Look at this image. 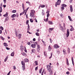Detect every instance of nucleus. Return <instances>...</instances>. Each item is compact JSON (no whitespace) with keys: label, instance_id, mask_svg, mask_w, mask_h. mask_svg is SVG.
<instances>
[{"label":"nucleus","instance_id":"f257e3e1","mask_svg":"<svg viewBox=\"0 0 75 75\" xmlns=\"http://www.w3.org/2000/svg\"><path fill=\"white\" fill-rule=\"evenodd\" d=\"M47 69L48 71L49 72H50V75H51V74H53L52 71V70H51V66L49 65H47Z\"/></svg>","mask_w":75,"mask_h":75},{"label":"nucleus","instance_id":"f03ea898","mask_svg":"<svg viewBox=\"0 0 75 75\" xmlns=\"http://www.w3.org/2000/svg\"><path fill=\"white\" fill-rule=\"evenodd\" d=\"M61 2V0H58L57 2V4H56L55 5L56 7H57V5H60Z\"/></svg>","mask_w":75,"mask_h":75},{"label":"nucleus","instance_id":"7ed1b4c3","mask_svg":"<svg viewBox=\"0 0 75 75\" xmlns=\"http://www.w3.org/2000/svg\"><path fill=\"white\" fill-rule=\"evenodd\" d=\"M41 49V47L39 45H38L37 47V51L38 52H40Z\"/></svg>","mask_w":75,"mask_h":75},{"label":"nucleus","instance_id":"20e7f679","mask_svg":"<svg viewBox=\"0 0 75 75\" xmlns=\"http://www.w3.org/2000/svg\"><path fill=\"white\" fill-rule=\"evenodd\" d=\"M67 37H68L69 35V29H67V33L66 34Z\"/></svg>","mask_w":75,"mask_h":75},{"label":"nucleus","instance_id":"39448f33","mask_svg":"<svg viewBox=\"0 0 75 75\" xmlns=\"http://www.w3.org/2000/svg\"><path fill=\"white\" fill-rule=\"evenodd\" d=\"M70 8L71 12H72L73 11V8H72V5H70Z\"/></svg>","mask_w":75,"mask_h":75},{"label":"nucleus","instance_id":"423d86ee","mask_svg":"<svg viewBox=\"0 0 75 75\" xmlns=\"http://www.w3.org/2000/svg\"><path fill=\"white\" fill-rule=\"evenodd\" d=\"M53 47L57 49L59 48V46L57 45H54Z\"/></svg>","mask_w":75,"mask_h":75},{"label":"nucleus","instance_id":"0eeeda50","mask_svg":"<svg viewBox=\"0 0 75 75\" xmlns=\"http://www.w3.org/2000/svg\"><path fill=\"white\" fill-rule=\"evenodd\" d=\"M63 52L64 55L67 54V52H66V50L65 49H64L63 50Z\"/></svg>","mask_w":75,"mask_h":75},{"label":"nucleus","instance_id":"6e6552de","mask_svg":"<svg viewBox=\"0 0 75 75\" xmlns=\"http://www.w3.org/2000/svg\"><path fill=\"white\" fill-rule=\"evenodd\" d=\"M36 46V44H32L31 45V47H32V48H35Z\"/></svg>","mask_w":75,"mask_h":75},{"label":"nucleus","instance_id":"1a4fd4ad","mask_svg":"<svg viewBox=\"0 0 75 75\" xmlns=\"http://www.w3.org/2000/svg\"><path fill=\"white\" fill-rule=\"evenodd\" d=\"M24 61L25 62H28V59L27 58L25 59H24Z\"/></svg>","mask_w":75,"mask_h":75},{"label":"nucleus","instance_id":"9d476101","mask_svg":"<svg viewBox=\"0 0 75 75\" xmlns=\"http://www.w3.org/2000/svg\"><path fill=\"white\" fill-rule=\"evenodd\" d=\"M66 62H67V65H69V62H68V58H66Z\"/></svg>","mask_w":75,"mask_h":75},{"label":"nucleus","instance_id":"9b49d317","mask_svg":"<svg viewBox=\"0 0 75 75\" xmlns=\"http://www.w3.org/2000/svg\"><path fill=\"white\" fill-rule=\"evenodd\" d=\"M48 23L49 24H51L52 25L53 24V23H52V22L51 21H48Z\"/></svg>","mask_w":75,"mask_h":75},{"label":"nucleus","instance_id":"f8f14e48","mask_svg":"<svg viewBox=\"0 0 75 75\" xmlns=\"http://www.w3.org/2000/svg\"><path fill=\"white\" fill-rule=\"evenodd\" d=\"M11 57H14V52H13L11 54Z\"/></svg>","mask_w":75,"mask_h":75},{"label":"nucleus","instance_id":"ddd939ff","mask_svg":"<svg viewBox=\"0 0 75 75\" xmlns=\"http://www.w3.org/2000/svg\"><path fill=\"white\" fill-rule=\"evenodd\" d=\"M68 17L70 21H73L72 20V19H71V16H68Z\"/></svg>","mask_w":75,"mask_h":75},{"label":"nucleus","instance_id":"4468645a","mask_svg":"<svg viewBox=\"0 0 75 75\" xmlns=\"http://www.w3.org/2000/svg\"><path fill=\"white\" fill-rule=\"evenodd\" d=\"M11 17L12 18H14V17H16V15L15 14H13L11 16Z\"/></svg>","mask_w":75,"mask_h":75},{"label":"nucleus","instance_id":"2eb2a0df","mask_svg":"<svg viewBox=\"0 0 75 75\" xmlns=\"http://www.w3.org/2000/svg\"><path fill=\"white\" fill-rule=\"evenodd\" d=\"M22 69L23 71H24L25 70V65L23 66L22 67Z\"/></svg>","mask_w":75,"mask_h":75},{"label":"nucleus","instance_id":"dca6fc26","mask_svg":"<svg viewBox=\"0 0 75 75\" xmlns=\"http://www.w3.org/2000/svg\"><path fill=\"white\" fill-rule=\"evenodd\" d=\"M34 16V14H32L31 13H30V16L31 17H33Z\"/></svg>","mask_w":75,"mask_h":75},{"label":"nucleus","instance_id":"f3484780","mask_svg":"<svg viewBox=\"0 0 75 75\" xmlns=\"http://www.w3.org/2000/svg\"><path fill=\"white\" fill-rule=\"evenodd\" d=\"M62 7H67V6L66 5L64 4H62Z\"/></svg>","mask_w":75,"mask_h":75},{"label":"nucleus","instance_id":"a211bd4d","mask_svg":"<svg viewBox=\"0 0 75 75\" xmlns=\"http://www.w3.org/2000/svg\"><path fill=\"white\" fill-rule=\"evenodd\" d=\"M4 46H5V47H7V46H8V45H7V43H4Z\"/></svg>","mask_w":75,"mask_h":75},{"label":"nucleus","instance_id":"6ab92c4d","mask_svg":"<svg viewBox=\"0 0 75 75\" xmlns=\"http://www.w3.org/2000/svg\"><path fill=\"white\" fill-rule=\"evenodd\" d=\"M30 26H29V24H28V26L27 31H30Z\"/></svg>","mask_w":75,"mask_h":75},{"label":"nucleus","instance_id":"aec40b11","mask_svg":"<svg viewBox=\"0 0 75 75\" xmlns=\"http://www.w3.org/2000/svg\"><path fill=\"white\" fill-rule=\"evenodd\" d=\"M4 17H7L8 16V13L7 12H6V13L3 15Z\"/></svg>","mask_w":75,"mask_h":75},{"label":"nucleus","instance_id":"412c9836","mask_svg":"<svg viewBox=\"0 0 75 75\" xmlns=\"http://www.w3.org/2000/svg\"><path fill=\"white\" fill-rule=\"evenodd\" d=\"M18 36L19 39H20L21 38V34H19Z\"/></svg>","mask_w":75,"mask_h":75},{"label":"nucleus","instance_id":"4be33fe9","mask_svg":"<svg viewBox=\"0 0 75 75\" xmlns=\"http://www.w3.org/2000/svg\"><path fill=\"white\" fill-rule=\"evenodd\" d=\"M71 60H72V64H73V65H74V58L73 57H71Z\"/></svg>","mask_w":75,"mask_h":75},{"label":"nucleus","instance_id":"5701e85b","mask_svg":"<svg viewBox=\"0 0 75 75\" xmlns=\"http://www.w3.org/2000/svg\"><path fill=\"white\" fill-rule=\"evenodd\" d=\"M48 50L49 51H51V47L50 46H49L48 47Z\"/></svg>","mask_w":75,"mask_h":75},{"label":"nucleus","instance_id":"b1692460","mask_svg":"<svg viewBox=\"0 0 75 75\" xmlns=\"http://www.w3.org/2000/svg\"><path fill=\"white\" fill-rule=\"evenodd\" d=\"M21 64L22 65H23V66L25 65V63H24V62H23V61H21Z\"/></svg>","mask_w":75,"mask_h":75},{"label":"nucleus","instance_id":"393cba45","mask_svg":"<svg viewBox=\"0 0 75 75\" xmlns=\"http://www.w3.org/2000/svg\"><path fill=\"white\" fill-rule=\"evenodd\" d=\"M60 30H62V31H63V30H64V28H63V27H62L61 26H60Z\"/></svg>","mask_w":75,"mask_h":75},{"label":"nucleus","instance_id":"a878e982","mask_svg":"<svg viewBox=\"0 0 75 75\" xmlns=\"http://www.w3.org/2000/svg\"><path fill=\"white\" fill-rule=\"evenodd\" d=\"M53 29H54L53 28H50L49 30V32L51 31L52 30H53Z\"/></svg>","mask_w":75,"mask_h":75},{"label":"nucleus","instance_id":"bb28decb","mask_svg":"<svg viewBox=\"0 0 75 75\" xmlns=\"http://www.w3.org/2000/svg\"><path fill=\"white\" fill-rule=\"evenodd\" d=\"M22 8L23 10H24V4L23 3L22 4Z\"/></svg>","mask_w":75,"mask_h":75},{"label":"nucleus","instance_id":"cd10ccee","mask_svg":"<svg viewBox=\"0 0 75 75\" xmlns=\"http://www.w3.org/2000/svg\"><path fill=\"white\" fill-rule=\"evenodd\" d=\"M35 13V11L34 10H32V12L30 13H32V14H34V13Z\"/></svg>","mask_w":75,"mask_h":75},{"label":"nucleus","instance_id":"c85d7f7f","mask_svg":"<svg viewBox=\"0 0 75 75\" xmlns=\"http://www.w3.org/2000/svg\"><path fill=\"white\" fill-rule=\"evenodd\" d=\"M24 49V47L23 46H21V50H23Z\"/></svg>","mask_w":75,"mask_h":75},{"label":"nucleus","instance_id":"c756f323","mask_svg":"<svg viewBox=\"0 0 75 75\" xmlns=\"http://www.w3.org/2000/svg\"><path fill=\"white\" fill-rule=\"evenodd\" d=\"M0 37H1V39L2 40H3V41H4V40H5V38H3V37L2 36H1Z\"/></svg>","mask_w":75,"mask_h":75},{"label":"nucleus","instance_id":"7c9ffc66","mask_svg":"<svg viewBox=\"0 0 75 75\" xmlns=\"http://www.w3.org/2000/svg\"><path fill=\"white\" fill-rule=\"evenodd\" d=\"M22 54L23 56H26V54H25V53L24 52H22Z\"/></svg>","mask_w":75,"mask_h":75},{"label":"nucleus","instance_id":"2f4dec72","mask_svg":"<svg viewBox=\"0 0 75 75\" xmlns=\"http://www.w3.org/2000/svg\"><path fill=\"white\" fill-rule=\"evenodd\" d=\"M61 8V9L62 11H63L64 10V9L65 8H64V7L63 6H62Z\"/></svg>","mask_w":75,"mask_h":75},{"label":"nucleus","instance_id":"473e14b6","mask_svg":"<svg viewBox=\"0 0 75 75\" xmlns=\"http://www.w3.org/2000/svg\"><path fill=\"white\" fill-rule=\"evenodd\" d=\"M5 20H6V21H7L9 20V18H8V17H6Z\"/></svg>","mask_w":75,"mask_h":75},{"label":"nucleus","instance_id":"72a5a7b5","mask_svg":"<svg viewBox=\"0 0 75 75\" xmlns=\"http://www.w3.org/2000/svg\"><path fill=\"white\" fill-rule=\"evenodd\" d=\"M39 34L37 32L35 33V35H37V36H38V37H39Z\"/></svg>","mask_w":75,"mask_h":75},{"label":"nucleus","instance_id":"f704fd0d","mask_svg":"<svg viewBox=\"0 0 75 75\" xmlns=\"http://www.w3.org/2000/svg\"><path fill=\"white\" fill-rule=\"evenodd\" d=\"M67 52L69 54L70 53V49H69V48L67 50Z\"/></svg>","mask_w":75,"mask_h":75},{"label":"nucleus","instance_id":"c9c22d12","mask_svg":"<svg viewBox=\"0 0 75 75\" xmlns=\"http://www.w3.org/2000/svg\"><path fill=\"white\" fill-rule=\"evenodd\" d=\"M24 12H25V10H24V11L20 14V16H21V15H23V14L24 13Z\"/></svg>","mask_w":75,"mask_h":75},{"label":"nucleus","instance_id":"e433bc0d","mask_svg":"<svg viewBox=\"0 0 75 75\" xmlns=\"http://www.w3.org/2000/svg\"><path fill=\"white\" fill-rule=\"evenodd\" d=\"M8 59V57H7L4 60V62H6L7 61V59Z\"/></svg>","mask_w":75,"mask_h":75},{"label":"nucleus","instance_id":"4c0bfd02","mask_svg":"<svg viewBox=\"0 0 75 75\" xmlns=\"http://www.w3.org/2000/svg\"><path fill=\"white\" fill-rule=\"evenodd\" d=\"M35 65L37 66L38 65V61H35Z\"/></svg>","mask_w":75,"mask_h":75},{"label":"nucleus","instance_id":"58836bf2","mask_svg":"<svg viewBox=\"0 0 75 75\" xmlns=\"http://www.w3.org/2000/svg\"><path fill=\"white\" fill-rule=\"evenodd\" d=\"M74 29L73 28H71L70 29V31H74Z\"/></svg>","mask_w":75,"mask_h":75},{"label":"nucleus","instance_id":"ea45409f","mask_svg":"<svg viewBox=\"0 0 75 75\" xmlns=\"http://www.w3.org/2000/svg\"><path fill=\"white\" fill-rule=\"evenodd\" d=\"M2 12V7H0V13Z\"/></svg>","mask_w":75,"mask_h":75},{"label":"nucleus","instance_id":"a19ab883","mask_svg":"<svg viewBox=\"0 0 75 75\" xmlns=\"http://www.w3.org/2000/svg\"><path fill=\"white\" fill-rule=\"evenodd\" d=\"M42 68L41 69H40L39 71V73L40 74H41V71H42Z\"/></svg>","mask_w":75,"mask_h":75},{"label":"nucleus","instance_id":"79ce46f5","mask_svg":"<svg viewBox=\"0 0 75 75\" xmlns=\"http://www.w3.org/2000/svg\"><path fill=\"white\" fill-rule=\"evenodd\" d=\"M48 17H47V18L46 20H45V19H44V21H45L46 22H47V21H48Z\"/></svg>","mask_w":75,"mask_h":75},{"label":"nucleus","instance_id":"37998d69","mask_svg":"<svg viewBox=\"0 0 75 75\" xmlns=\"http://www.w3.org/2000/svg\"><path fill=\"white\" fill-rule=\"evenodd\" d=\"M12 13H16V10H13L12 11Z\"/></svg>","mask_w":75,"mask_h":75},{"label":"nucleus","instance_id":"c03bdc74","mask_svg":"<svg viewBox=\"0 0 75 75\" xmlns=\"http://www.w3.org/2000/svg\"><path fill=\"white\" fill-rule=\"evenodd\" d=\"M30 21L31 23H33V19L32 18L30 19Z\"/></svg>","mask_w":75,"mask_h":75},{"label":"nucleus","instance_id":"a18cd8bd","mask_svg":"<svg viewBox=\"0 0 75 75\" xmlns=\"http://www.w3.org/2000/svg\"><path fill=\"white\" fill-rule=\"evenodd\" d=\"M29 21L27 20L26 22V24H27L28 25V24H28Z\"/></svg>","mask_w":75,"mask_h":75},{"label":"nucleus","instance_id":"49530a36","mask_svg":"<svg viewBox=\"0 0 75 75\" xmlns=\"http://www.w3.org/2000/svg\"><path fill=\"white\" fill-rule=\"evenodd\" d=\"M13 69H16V66H13Z\"/></svg>","mask_w":75,"mask_h":75},{"label":"nucleus","instance_id":"de8ad7c7","mask_svg":"<svg viewBox=\"0 0 75 75\" xmlns=\"http://www.w3.org/2000/svg\"><path fill=\"white\" fill-rule=\"evenodd\" d=\"M44 54L46 57H47V52H44Z\"/></svg>","mask_w":75,"mask_h":75},{"label":"nucleus","instance_id":"09e8293b","mask_svg":"<svg viewBox=\"0 0 75 75\" xmlns=\"http://www.w3.org/2000/svg\"><path fill=\"white\" fill-rule=\"evenodd\" d=\"M27 44H28V45H31V43H30V42H27Z\"/></svg>","mask_w":75,"mask_h":75},{"label":"nucleus","instance_id":"8fccbe9b","mask_svg":"<svg viewBox=\"0 0 75 75\" xmlns=\"http://www.w3.org/2000/svg\"><path fill=\"white\" fill-rule=\"evenodd\" d=\"M15 35H16V37H18V35L17 34V32L16 31L15 33Z\"/></svg>","mask_w":75,"mask_h":75},{"label":"nucleus","instance_id":"3c124183","mask_svg":"<svg viewBox=\"0 0 75 75\" xmlns=\"http://www.w3.org/2000/svg\"><path fill=\"white\" fill-rule=\"evenodd\" d=\"M45 7V5H42L41 6V7L42 8Z\"/></svg>","mask_w":75,"mask_h":75},{"label":"nucleus","instance_id":"603ef678","mask_svg":"<svg viewBox=\"0 0 75 75\" xmlns=\"http://www.w3.org/2000/svg\"><path fill=\"white\" fill-rule=\"evenodd\" d=\"M66 74H67V75H69V72L68 71L66 72Z\"/></svg>","mask_w":75,"mask_h":75},{"label":"nucleus","instance_id":"864d4df0","mask_svg":"<svg viewBox=\"0 0 75 75\" xmlns=\"http://www.w3.org/2000/svg\"><path fill=\"white\" fill-rule=\"evenodd\" d=\"M35 49H33L32 50V51L33 52H35Z\"/></svg>","mask_w":75,"mask_h":75},{"label":"nucleus","instance_id":"5fc2aeb1","mask_svg":"<svg viewBox=\"0 0 75 75\" xmlns=\"http://www.w3.org/2000/svg\"><path fill=\"white\" fill-rule=\"evenodd\" d=\"M16 17H17V18L18 17V13L16 14Z\"/></svg>","mask_w":75,"mask_h":75},{"label":"nucleus","instance_id":"6e6d98bb","mask_svg":"<svg viewBox=\"0 0 75 75\" xmlns=\"http://www.w3.org/2000/svg\"><path fill=\"white\" fill-rule=\"evenodd\" d=\"M0 29L2 30H3V28L2 27V26L0 27Z\"/></svg>","mask_w":75,"mask_h":75},{"label":"nucleus","instance_id":"4d7b16f0","mask_svg":"<svg viewBox=\"0 0 75 75\" xmlns=\"http://www.w3.org/2000/svg\"><path fill=\"white\" fill-rule=\"evenodd\" d=\"M50 16V14L49 13H48L47 14V17H48Z\"/></svg>","mask_w":75,"mask_h":75},{"label":"nucleus","instance_id":"13d9d810","mask_svg":"<svg viewBox=\"0 0 75 75\" xmlns=\"http://www.w3.org/2000/svg\"><path fill=\"white\" fill-rule=\"evenodd\" d=\"M51 56L50 57H49L50 59H51V58H52V54L51 53Z\"/></svg>","mask_w":75,"mask_h":75},{"label":"nucleus","instance_id":"bf43d9fd","mask_svg":"<svg viewBox=\"0 0 75 75\" xmlns=\"http://www.w3.org/2000/svg\"><path fill=\"white\" fill-rule=\"evenodd\" d=\"M37 69H38V67H36L35 68V71H37Z\"/></svg>","mask_w":75,"mask_h":75},{"label":"nucleus","instance_id":"052dcab7","mask_svg":"<svg viewBox=\"0 0 75 75\" xmlns=\"http://www.w3.org/2000/svg\"><path fill=\"white\" fill-rule=\"evenodd\" d=\"M6 50H9L10 49L8 47H6Z\"/></svg>","mask_w":75,"mask_h":75},{"label":"nucleus","instance_id":"680f3d73","mask_svg":"<svg viewBox=\"0 0 75 75\" xmlns=\"http://www.w3.org/2000/svg\"><path fill=\"white\" fill-rule=\"evenodd\" d=\"M4 3H6V0H4Z\"/></svg>","mask_w":75,"mask_h":75},{"label":"nucleus","instance_id":"e2e57ef3","mask_svg":"<svg viewBox=\"0 0 75 75\" xmlns=\"http://www.w3.org/2000/svg\"><path fill=\"white\" fill-rule=\"evenodd\" d=\"M38 41H40V37L38 38Z\"/></svg>","mask_w":75,"mask_h":75},{"label":"nucleus","instance_id":"0e129e2a","mask_svg":"<svg viewBox=\"0 0 75 75\" xmlns=\"http://www.w3.org/2000/svg\"><path fill=\"white\" fill-rule=\"evenodd\" d=\"M29 33L30 34H31V33H30L29 32V31H27V33Z\"/></svg>","mask_w":75,"mask_h":75},{"label":"nucleus","instance_id":"69168bd1","mask_svg":"<svg viewBox=\"0 0 75 75\" xmlns=\"http://www.w3.org/2000/svg\"><path fill=\"white\" fill-rule=\"evenodd\" d=\"M25 52H27V50H26V48L25 47Z\"/></svg>","mask_w":75,"mask_h":75},{"label":"nucleus","instance_id":"338daca9","mask_svg":"<svg viewBox=\"0 0 75 75\" xmlns=\"http://www.w3.org/2000/svg\"><path fill=\"white\" fill-rule=\"evenodd\" d=\"M50 13V11H47L46 13H48V14H49V13Z\"/></svg>","mask_w":75,"mask_h":75},{"label":"nucleus","instance_id":"774afa93","mask_svg":"<svg viewBox=\"0 0 75 75\" xmlns=\"http://www.w3.org/2000/svg\"><path fill=\"white\" fill-rule=\"evenodd\" d=\"M35 22H36V23H37V19H35Z\"/></svg>","mask_w":75,"mask_h":75}]
</instances>
